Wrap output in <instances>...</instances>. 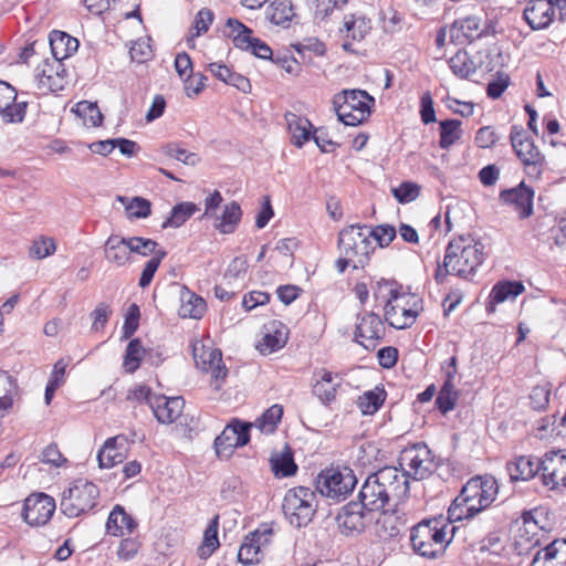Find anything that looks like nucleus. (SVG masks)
Masks as SVG:
<instances>
[{"label": "nucleus", "mask_w": 566, "mask_h": 566, "mask_svg": "<svg viewBox=\"0 0 566 566\" xmlns=\"http://www.w3.org/2000/svg\"><path fill=\"white\" fill-rule=\"evenodd\" d=\"M408 490V479H405L397 468L386 467L366 479L360 489L359 499L363 507L380 511L391 502L396 507Z\"/></svg>", "instance_id": "obj_1"}, {"label": "nucleus", "mask_w": 566, "mask_h": 566, "mask_svg": "<svg viewBox=\"0 0 566 566\" xmlns=\"http://www.w3.org/2000/svg\"><path fill=\"white\" fill-rule=\"evenodd\" d=\"M499 494V483L490 474L471 478L448 510L450 523L470 520L489 509Z\"/></svg>", "instance_id": "obj_2"}, {"label": "nucleus", "mask_w": 566, "mask_h": 566, "mask_svg": "<svg viewBox=\"0 0 566 566\" xmlns=\"http://www.w3.org/2000/svg\"><path fill=\"white\" fill-rule=\"evenodd\" d=\"M485 259L484 244L470 237L451 240L446 249L443 264L436 271V280L443 282L448 274L469 279Z\"/></svg>", "instance_id": "obj_3"}, {"label": "nucleus", "mask_w": 566, "mask_h": 566, "mask_svg": "<svg viewBox=\"0 0 566 566\" xmlns=\"http://www.w3.org/2000/svg\"><path fill=\"white\" fill-rule=\"evenodd\" d=\"M373 291L376 303L382 306L385 318L397 315L417 318L423 311L422 298L405 291L395 280L381 279L373 286Z\"/></svg>", "instance_id": "obj_4"}, {"label": "nucleus", "mask_w": 566, "mask_h": 566, "mask_svg": "<svg viewBox=\"0 0 566 566\" xmlns=\"http://www.w3.org/2000/svg\"><path fill=\"white\" fill-rule=\"evenodd\" d=\"M441 518L423 520L411 528L410 543L416 554L426 558L441 556L452 541L454 526Z\"/></svg>", "instance_id": "obj_5"}, {"label": "nucleus", "mask_w": 566, "mask_h": 566, "mask_svg": "<svg viewBox=\"0 0 566 566\" xmlns=\"http://www.w3.org/2000/svg\"><path fill=\"white\" fill-rule=\"evenodd\" d=\"M547 511L543 507H536L525 512L522 515V524L518 526L514 542L518 554H527L533 548L546 545L548 542V533L551 531V522Z\"/></svg>", "instance_id": "obj_6"}, {"label": "nucleus", "mask_w": 566, "mask_h": 566, "mask_svg": "<svg viewBox=\"0 0 566 566\" xmlns=\"http://www.w3.org/2000/svg\"><path fill=\"white\" fill-rule=\"evenodd\" d=\"M375 99L363 90H344L333 97L338 119L347 126H357L370 115Z\"/></svg>", "instance_id": "obj_7"}, {"label": "nucleus", "mask_w": 566, "mask_h": 566, "mask_svg": "<svg viewBox=\"0 0 566 566\" xmlns=\"http://www.w3.org/2000/svg\"><path fill=\"white\" fill-rule=\"evenodd\" d=\"M368 226L352 224L338 234L337 247L342 255L354 260V269H364L375 251L367 234Z\"/></svg>", "instance_id": "obj_8"}, {"label": "nucleus", "mask_w": 566, "mask_h": 566, "mask_svg": "<svg viewBox=\"0 0 566 566\" xmlns=\"http://www.w3.org/2000/svg\"><path fill=\"white\" fill-rule=\"evenodd\" d=\"M99 490L87 480H76L62 493L61 511L69 517H77L91 512L97 504Z\"/></svg>", "instance_id": "obj_9"}, {"label": "nucleus", "mask_w": 566, "mask_h": 566, "mask_svg": "<svg viewBox=\"0 0 566 566\" xmlns=\"http://www.w3.org/2000/svg\"><path fill=\"white\" fill-rule=\"evenodd\" d=\"M192 356L196 366L211 375L210 386L212 389L219 391L228 376L221 350L213 347L210 338L200 339L192 343Z\"/></svg>", "instance_id": "obj_10"}, {"label": "nucleus", "mask_w": 566, "mask_h": 566, "mask_svg": "<svg viewBox=\"0 0 566 566\" xmlns=\"http://www.w3.org/2000/svg\"><path fill=\"white\" fill-rule=\"evenodd\" d=\"M357 479L348 467L326 468L317 476L318 492L329 499L343 501L354 491Z\"/></svg>", "instance_id": "obj_11"}, {"label": "nucleus", "mask_w": 566, "mask_h": 566, "mask_svg": "<svg viewBox=\"0 0 566 566\" xmlns=\"http://www.w3.org/2000/svg\"><path fill=\"white\" fill-rule=\"evenodd\" d=\"M282 507L285 517L292 525L305 526L315 514L316 495L308 488H293L286 492Z\"/></svg>", "instance_id": "obj_12"}, {"label": "nucleus", "mask_w": 566, "mask_h": 566, "mask_svg": "<svg viewBox=\"0 0 566 566\" xmlns=\"http://www.w3.org/2000/svg\"><path fill=\"white\" fill-rule=\"evenodd\" d=\"M399 465L405 479L413 480L428 478L437 468L434 457L424 443L406 447L400 453Z\"/></svg>", "instance_id": "obj_13"}, {"label": "nucleus", "mask_w": 566, "mask_h": 566, "mask_svg": "<svg viewBox=\"0 0 566 566\" xmlns=\"http://www.w3.org/2000/svg\"><path fill=\"white\" fill-rule=\"evenodd\" d=\"M510 139L514 151L525 166L527 176L538 178L544 169L545 157L541 154L526 132L518 126H513Z\"/></svg>", "instance_id": "obj_14"}, {"label": "nucleus", "mask_w": 566, "mask_h": 566, "mask_svg": "<svg viewBox=\"0 0 566 566\" xmlns=\"http://www.w3.org/2000/svg\"><path fill=\"white\" fill-rule=\"evenodd\" d=\"M251 422L232 420L214 440L216 453L221 459L230 458L237 448L244 447L250 441Z\"/></svg>", "instance_id": "obj_15"}, {"label": "nucleus", "mask_w": 566, "mask_h": 566, "mask_svg": "<svg viewBox=\"0 0 566 566\" xmlns=\"http://www.w3.org/2000/svg\"><path fill=\"white\" fill-rule=\"evenodd\" d=\"M541 478L549 490L566 488V451H549L542 457Z\"/></svg>", "instance_id": "obj_16"}, {"label": "nucleus", "mask_w": 566, "mask_h": 566, "mask_svg": "<svg viewBox=\"0 0 566 566\" xmlns=\"http://www.w3.org/2000/svg\"><path fill=\"white\" fill-rule=\"evenodd\" d=\"M55 511V501L45 493H35L24 501L22 516L31 526L45 525Z\"/></svg>", "instance_id": "obj_17"}, {"label": "nucleus", "mask_w": 566, "mask_h": 566, "mask_svg": "<svg viewBox=\"0 0 566 566\" xmlns=\"http://www.w3.org/2000/svg\"><path fill=\"white\" fill-rule=\"evenodd\" d=\"M499 199L504 205L513 207L520 219H527L533 214L534 190L524 181L516 187L500 191Z\"/></svg>", "instance_id": "obj_18"}, {"label": "nucleus", "mask_w": 566, "mask_h": 566, "mask_svg": "<svg viewBox=\"0 0 566 566\" xmlns=\"http://www.w3.org/2000/svg\"><path fill=\"white\" fill-rule=\"evenodd\" d=\"M272 530L263 525L249 533L238 552V558L242 564L258 563L261 558V549L271 542Z\"/></svg>", "instance_id": "obj_19"}, {"label": "nucleus", "mask_w": 566, "mask_h": 566, "mask_svg": "<svg viewBox=\"0 0 566 566\" xmlns=\"http://www.w3.org/2000/svg\"><path fill=\"white\" fill-rule=\"evenodd\" d=\"M313 395L324 405H332L343 386V376L326 368H321L314 374Z\"/></svg>", "instance_id": "obj_20"}, {"label": "nucleus", "mask_w": 566, "mask_h": 566, "mask_svg": "<svg viewBox=\"0 0 566 566\" xmlns=\"http://www.w3.org/2000/svg\"><path fill=\"white\" fill-rule=\"evenodd\" d=\"M128 457V440L124 434H118L105 440L97 452L98 467L112 469L123 463Z\"/></svg>", "instance_id": "obj_21"}, {"label": "nucleus", "mask_w": 566, "mask_h": 566, "mask_svg": "<svg viewBox=\"0 0 566 566\" xmlns=\"http://www.w3.org/2000/svg\"><path fill=\"white\" fill-rule=\"evenodd\" d=\"M289 339V329L281 321H272L262 329V337L255 347L262 355L273 354L283 348Z\"/></svg>", "instance_id": "obj_22"}, {"label": "nucleus", "mask_w": 566, "mask_h": 566, "mask_svg": "<svg viewBox=\"0 0 566 566\" xmlns=\"http://www.w3.org/2000/svg\"><path fill=\"white\" fill-rule=\"evenodd\" d=\"M554 13L552 0H530L524 8L523 18L532 30H543L552 23Z\"/></svg>", "instance_id": "obj_23"}, {"label": "nucleus", "mask_w": 566, "mask_h": 566, "mask_svg": "<svg viewBox=\"0 0 566 566\" xmlns=\"http://www.w3.org/2000/svg\"><path fill=\"white\" fill-rule=\"evenodd\" d=\"M184 405L185 402L180 397L168 398L158 395L151 400L150 408L158 422L169 424L181 416Z\"/></svg>", "instance_id": "obj_24"}, {"label": "nucleus", "mask_w": 566, "mask_h": 566, "mask_svg": "<svg viewBox=\"0 0 566 566\" xmlns=\"http://www.w3.org/2000/svg\"><path fill=\"white\" fill-rule=\"evenodd\" d=\"M531 566H566V539H555L539 548Z\"/></svg>", "instance_id": "obj_25"}, {"label": "nucleus", "mask_w": 566, "mask_h": 566, "mask_svg": "<svg viewBox=\"0 0 566 566\" xmlns=\"http://www.w3.org/2000/svg\"><path fill=\"white\" fill-rule=\"evenodd\" d=\"M524 290L525 287L520 281H500L495 283L489 295L486 304L488 314L495 312V305L506 301H514Z\"/></svg>", "instance_id": "obj_26"}, {"label": "nucleus", "mask_w": 566, "mask_h": 566, "mask_svg": "<svg viewBox=\"0 0 566 566\" xmlns=\"http://www.w3.org/2000/svg\"><path fill=\"white\" fill-rule=\"evenodd\" d=\"M136 528L137 522L135 518L123 506L115 505L106 522L107 533L112 536L123 537L133 534Z\"/></svg>", "instance_id": "obj_27"}, {"label": "nucleus", "mask_w": 566, "mask_h": 566, "mask_svg": "<svg viewBox=\"0 0 566 566\" xmlns=\"http://www.w3.org/2000/svg\"><path fill=\"white\" fill-rule=\"evenodd\" d=\"M337 525L345 535L359 533L365 528V514L356 503H349L337 515Z\"/></svg>", "instance_id": "obj_28"}, {"label": "nucleus", "mask_w": 566, "mask_h": 566, "mask_svg": "<svg viewBox=\"0 0 566 566\" xmlns=\"http://www.w3.org/2000/svg\"><path fill=\"white\" fill-rule=\"evenodd\" d=\"M385 335V321H360L356 326L355 339L366 349H373Z\"/></svg>", "instance_id": "obj_29"}, {"label": "nucleus", "mask_w": 566, "mask_h": 566, "mask_svg": "<svg viewBox=\"0 0 566 566\" xmlns=\"http://www.w3.org/2000/svg\"><path fill=\"white\" fill-rule=\"evenodd\" d=\"M52 55L59 62L70 57L78 49V40L66 32L53 30L49 35Z\"/></svg>", "instance_id": "obj_30"}, {"label": "nucleus", "mask_w": 566, "mask_h": 566, "mask_svg": "<svg viewBox=\"0 0 566 566\" xmlns=\"http://www.w3.org/2000/svg\"><path fill=\"white\" fill-rule=\"evenodd\" d=\"M252 32L250 28L234 18L227 20L223 30V34L232 40L234 46L243 51H249L255 40Z\"/></svg>", "instance_id": "obj_31"}, {"label": "nucleus", "mask_w": 566, "mask_h": 566, "mask_svg": "<svg viewBox=\"0 0 566 566\" xmlns=\"http://www.w3.org/2000/svg\"><path fill=\"white\" fill-rule=\"evenodd\" d=\"M507 471L513 481H527L541 472V460L522 455L507 463Z\"/></svg>", "instance_id": "obj_32"}, {"label": "nucleus", "mask_w": 566, "mask_h": 566, "mask_svg": "<svg viewBox=\"0 0 566 566\" xmlns=\"http://www.w3.org/2000/svg\"><path fill=\"white\" fill-rule=\"evenodd\" d=\"M105 259L116 264L117 266H123L129 261V248L127 245V239L117 234H112L105 242Z\"/></svg>", "instance_id": "obj_33"}, {"label": "nucleus", "mask_w": 566, "mask_h": 566, "mask_svg": "<svg viewBox=\"0 0 566 566\" xmlns=\"http://www.w3.org/2000/svg\"><path fill=\"white\" fill-rule=\"evenodd\" d=\"M270 465L274 476L277 479L290 478L297 472V465L289 447H285L281 452L272 453Z\"/></svg>", "instance_id": "obj_34"}, {"label": "nucleus", "mask_w": 566, "mask_h": 566, "mask_svg": "<svg viewBox=\"0 0 566 566\" xmlns=\"http://www.w3.org/2000/svg\"><path fill=\"white\" fill-rule=\"evenodd\" d=\"M286 120L292 135L293 145L301 148L312 138V123L307 118L297 116L293 113H289L286 115Z\"/></svg>", "instance_id": "obj_35"}, {"label": "nucleus", "mask_w": 566, "mask_h": 566, "mask_svg": "<svg viewBox=\"0 0 566 566\" xmlns=\"http://www.w3.org/2000/svg\"><path fill=\"white\" fill-rule=\"evenodd\" d=\"M371 30V21L364 15L349 14L345 15L343 29L345 31L346 39L353 41H361Z\"/></svg>", "instance_id": "obj_36"}, {"label": "nucleus", "mask_w": 566, "mask_h": 566, "mask_svg": "<svg viewBox=\"0 0 566 566\" xmlns=\"http://www.w3.org/2000/svg\"><path fill=\"white\" fill-rule=\"evenodd\" d=\"M218 528L219 515H216L207 525L203 532L202 542L197 549V554L201 559H208L220 546Z\"/></svg>", "instance_id": "obj_37"}, {"label": "nucleus", "mask_w": 566, "mask_h": 566, "mask_svg": "<svg viewBox=\"0 0 566 566\" xmlns=\"http://www.w3.org/2000/svg\"><path fill=\"white\" fill-rule=\"evenodd\" d=\"M207 310L206 301L190 291L182 293L179 308L180 318H202Z\"/></svg>", "instance_id": "obj_38"}, {"label": "nucleus", "mask_w": 566, "mask_h": 566, "mask_svg": "<svg viewBox=\"0 0 566 566\" xmlns=\"http://www.w3.org/2000/svg\"><path fill=\"white\" fill-rule=\"evenodd\" d=\"M17 382L8 373L0 370V417H4L13 406Z\"/></svg>", "instance_id": "obj_39"}, {"label": "nucleus", "mask_w": 566, "mask_h": 566, "mask_svg": "<svg viewBox=\"0 0 566 566\" xmlns=\"http://www.w3.org/2000/svg\"><path fill=\"white\" fill-rule=\"evenodd\" d=\"M283 416V408L280 405H273L268 408L259 418L252 423L263 434L273 433Z\"/></svg>", "instance_id": "obj_40"}, {"label": "nucleus", "mask_w": 566, "mask_h": 566, "mask_svg": "<svg viewBox=\"0 0 566 566\" xmlns=\"http://www.w3.org/2000/svg\"><path fill=\"white\" fill-rule=\"evenodd\" d=\"M242 210L238 202L232 201L223 209L220 221L214 224L216 229L221 233H233L241 220Z\"/></svg>", "instance_id": "obj_41"}, {"label": "nucleus", "mask_w": 566, "mask_h": 566, "mask_svg": "<svg viewBox=\"0 0 566 566\" xmlns=\"http://www.w3.org/2000/svg\"><path fill=\"white\" fill-rule=\"evenodd\" d=\"M386 399V391L384 388L376 387L368 390L358 397L357 405L363 415L376 413Z\"/></svg>", "instance_id": "obj_42"}, {"label": "nucleus", "mask_w": 566, "mask_h": 566, "mask_svg": "<svg viewBox=\"0 0 566 566\" xmlns=\"http://www.w3.org/2000/svg\"><path fill=\"white\" fill-rule=\"evenodd\" d=\"M265 15L275 25H283L290 22L294 15L291 0H274L268 7Z\"/></svg>", "instance_id": "obj_43"}, {"label": "nucleus", "mask_w": 566, "mask_h": 566, "mask_svg": "<svg viewBox=\"0 0 566 566\" xmlns=\"http://www.w3.org/2000/svg\"><path fill=\"white\" fill-rule=\"evenodd\" d=\"M452 73L460 78H469L476 72V65L467 51L460 50L449 60Z\"/></svg>", "instance_id": "obj_44"}, {"label": "nucleus", "mask_w": 566, "mask_h": 566, "mask_svg": "<svg viewBox=\"0 0 566 566\" xmlns=\"http://www.w3.org/2000/svg\"><path fill=\"white\" fill-rule=\"evenodd\" d=\"M461 124L462 123L459 119H444L439 123L440 148L449 149L457 140L461 138Z\"/></svg>", "instance_id": "obj_45"}, {"label": "nucleus", "mask_w": 566, "mask_h": 566, "mask_svg": "<svg viewBox=\"0 0 566 566\" xmlns=\"http://www.w3.org/2000/svg\"><path fill=\"white\" fill-rule=\"evenodd\" d=\"M196 211H198V207L193 202H180L171 209L170 216L163 223V228H179L190 219Z\"/></svg>", "instance_id": "obj_46"}, {"label": "nucleus", "mask_w": 566, "mask_h": 566, "mask_svg": "<svg viewBox=\"0 0 566 566\" xmlns=\"http://www.w3.org/2000/svg\"><path fill=\"white\" fill-rule=\"evenodd\" d=\"M481 19L471 15L461 20H457L453 22L451 30L458 29L462 32L463 36L470 42L485 36L489 34L488 30H481L480 28Z\"/></svg>", "instance_id": "obj_47"}, {"label": "nucleus", "mask_w": 566, "mask_h": 566, "mask_svg": "<svg viewBox=\"0 0 566 566\" xmlns=\"http://www.w3.org/2000/svg\"><path fill=\"white\" fill-rule=\"evenodd\" d=\"M145 349L139 339L135 338L128 343L124 357V368L128 373H134L140 365Z\"/></svg>", "instance_id": "obj_48"}, {"label": "nucleus", "mask_w": 566, "mask_h": 566, "mask_svg": "<svg viewBox=\"0 0 566 566\" xmlns=\"http://www.w3.org/2000/svg\"><path fill=\"white\" fill-rule=\"evenodd\" d=\"M161 150L166 156L179 160L188 166H195L199 161L197 154L190 153L187 149L179 147V145L175 143L164 145Z\"/></svg>", "instance_id": "obj_49"}, {"label": "nucleus", "mask_w": 566, "mask_h": 566, "mask_svg": "<svg viewBox=\"0 0 566 566\" xmlns=\"http://www.w3.org/2000/svg\"><path fill=\"white\" fill-rule=\"evenodd\" d=\"M166 255L167 252L163 249H159V251L156 252V255L146 262L138 282L142 289L147 287L151 283L155 273L157 272L163 259Z\"/></svg>", "instance_id": "obj_50"}, {"label": "nucleus", "mask_w": 566, "mask_h": 566, "mask_svg": "<svg viewBox=\"0 0 566 566\" xmlns=\"http://www.w3.org/2000/svg\"><path fill=\"white\" fill-rule=\"evenodd\" d=\"M129 219H145L151 213V202L143 197H134L125 206Z\"/></svg>", "instance_id": "obj_51"}, {"label": "nucleus", "mask_w": 566, "mask_h": 566, "mask_svg": "<svg viewBox=\"0 0 566 566\" xmlns=\"http://www.w3.org/2000/svg\"><path fill=\"white\" fill-rule=\"evenodd\" d=\"M367 234L369 239L374 238L377 241L379 248H385L396 238L397 231L394 226L379 224L374 228L368 227Z\"/></svg>", "instance_id": "obj_52"}, {"label": "nucleus", "mask_w": 566, "mask_h": 566, "mask_svg": "<svg viewBox=\"0 0 566 566\" xmlns=\"http://www.w3.org/2000/svg\"><path fill=\"white\" fill-rule=\"evenodd\" d=\"M127 245L132 253H137L144 256L149 254L156 255L158 243L155 240L142 237L127 238Z\"/></svg>", "instance_id": "obj_53"}, {"label": "nucleus", "mask_w": 566, "mask_h": 566, "mask_svg": "<svg viewBox=\"0 0 566 566\" xmlns=\"http://www.w3.org/2000/svg\"><path fill=\"white\" fill-rule=\"evenodd\" d=\"M549 396L551 385L548 382L533 387L530 394V401L532 408L537 411L544 410L549 402Z\"/></svg>", "instance_id": "obj_54"}, {"label": "nucleus", "mask_w": 566, "mask_h": 566, "mask_svg": "<svg viewBox=\"0 0 566 566\" xmlns=\"http://www.w3.org/2000/svg\"><path fill=\"white\" fill-rule=\"evenodd\" d=\"M392 195L399 203H408L420 195V187L411 181H403L397 188H392Z\"/></svg>", "instance_id": "obj_55"}, {"label": "nucleus", "mask_w": 566, "mask_h": 566, "mask_svg": "<svg viewBox=\"0 0 566 566\" xmlns=\"http://www.w3.org/2000/svg\"><path fill=\"white\" fill-rule=\"evenodd\" d=\"M7 107H3V111H0V114L2 115L3 119L8 123H21L24 119L25 113H27V102H18L15 103H6L3 102Z\"/></svg>", "instance_id": "obj_56"}, {"label": "nucleus", "mask_w": 566, "mask_h": 566, "mask_svg": "<svg viewBox=\"0 0 566 566\" xmlns=\"http://www.w3.org/2000/svg\"><path fill=\"white\" fill-rule=\"evenodd\" d=\"M66 81L63 75H59V70H56L55 75L51 72L48 73L45 70L39 76V87L46 88L52 93H57L65 87Z\"/></svg>", "instance_id": "obj_57"}, {"label": "nucleus", "mask_w": 566, "mask_h": 566, "mask_svg": "<svg viewBox=\"0 0 566 566\" xmlns=\"http://www.w3.org/2000/svg\"><path fill=\"white\" fill-rule=\"evenodd\" d=\"M55 251V243L53 239L41 237L34 240L29 249L32 258L41 260L51 255Z\"/></svg>", "instance_id": "obj_58"}, {"label": "nucleus", "mask_w": 566, "mask_h": 566, "mask_svg": "<svg viewBox=\"0 0 566 566\" xmlns=\"http://www.w3.org/2000/svg\"><path fill=\"white\" fill-rule=\"evenodd\" d=\"M76 113L85 119L87 118L92 126H98L103 120V115L97 105L86 101L76 104Z\"/></svg>", "instance_id": "obj_59"}, {"label": "nucleus", "mask_w": 566, "mask_h": 566, "mask_svg": "<svg viewBox=\"0 0 566 566\" xmlns=\"http://www.w3.org/2000/svg\"><path fill=\"white\" fill-rule=\"evenodd\" d=\"M293 48L303 60L306 52H313L315 55L322 56L326 51L325 44L315 38L305 39L303 42L294 44Z\"/></svg>", "instance_id": "obj_60"}, {"label": "nucleus", "mask_w": 566, "mask_h": 566, "mask_svg": "<svg viewBox=\"0 0 566 566\" xmlns=\"http://www.w3.org/2000/svg\"><path fill=\"white\" fill-rule=\"evenodd\" d=\"M41 461L55 468H61L67 463L66 458L61 453L55 443H51L43 449Z\"/></svg>", "instance_id": "obj_61"}, {"label": "nucleus", "mask_w": 566, "mask_h": 566, "mask_svg": "<svg viewBox=\"0 0 566 566\" xmlns=\"http://www.w3.org/2000/svg\"><path fill=\"white\" fill-rule=\"evenodd\" d=\"M213 12L208 8H202L195 17L192 29L193 36H200L206 33L213 22Z\"/></svg>", "instance_id": "obj_62"}, {"label": "nucleus", "mask_w": 566, "mask_h": 566, "mask_svg": "<svg viewBox=\"0 0 566 566\" xmlns=\"http://www.w3.org/2000/svg\"><path fill=\"white\" fill-rule=\"evenodd\" d=\"M420 117L423 124L437 122L431 93L424 92L420 98Z\"/></svg>", "instance_id": "obj_63"}, {"label": "nucleus", "mask_w": 566, "mask_h": 566, "mask_svg": "<svg viewBox=\"0 0 566 566\" xmlns=\"http://www.w3.org/2000/svg\"><path fill=\"white\" fill-rule=\"evenodd\" d=\"M140 542L137 537H127L120 541L117 548V556L119 559H132L139 551Z\"/></svg>", "instance_id": "obj_64"}]
</instances>
